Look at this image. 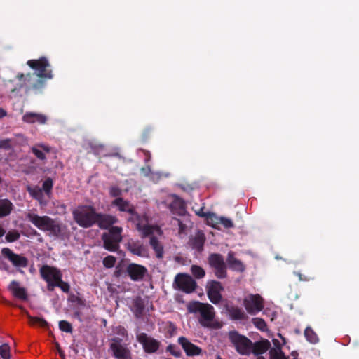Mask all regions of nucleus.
Here are the masks:
<instances>
[{
  "label": "nucleus",
  "mask_w": 359,
  "mask_h": 359,
  "mask_svg": "<svg viewBox=\"0 0 359 359\" xmlns=\"http://www.w3.org/2000/svg\"><path fill=\"white\" fill-rule=\"evenodd\" d=\"M27 65L33 70L34 73L18 74L17 79L23 81V85L26 86L27 91L32 90L35 92H41L45 87L46 81L53 77L50 64L48 59L41 57L39 59L29 60Z\"/></svg>",
  "instance_id": "nucleus-1"
},
{
  "label": "nucleus",
  "mask_w": 359,
  "mask_h": 359,
  "mask_svg": "<svg viewBox=\"0 0 359 359\" xmlns=\"http://www.w3.org/2000/svg\"><path fill=\"white\" fill-rule=\"evenodd\" d=\"M25 217L29 222L39 230L48 231L50 235L58 237L62 233L61 224L48 215L40 216L34 212H28Z\"/></svg>",
  "instance_id": "nucleus-2"
},
{
  "label": "nucleus",
  "mask_w": 359,
  "mask_h": 359,
  "mask_svg": "<svg viewBox=\"0 0 359 359\" xmlns=\"http://www.w3.org/2000/svg\"><path fill=\"white\" fill-rule=\"evenodd\" d=\"M97 212L91 205H83L72 211L73 219L82 228H90L96 224Z\"/></svg>",
  "instance_id": "nucleus-3"
},
{
  "label": "nucleus",
  "mask_w": 359,
  "mask_h": 359,
  "mask_svg": "<svg viewBox=\"0 0 359 359\" xmlns=\"http://www.w3.org/2000/svg\"><path fill=\"white\" fill-rule=\"evenodd\" d=\"M122 232V227L111 226L108 232L103 233L101 238L103 242L104 248L110 252L117 251L123 239Z\"/></svg>",
  "instance_id": "nucleus-4"
},
{
  "label": "nucleus",
  "mask_w": 359,
  "mask_h": 359,
  "mask_svg": "<svg viewBox=\"0 0 359 359\" xmlns=\"http://www.w3.org/2000/svg\"><path fill=\"white\" fill-rule=\"evenodd\" d=\"M187 310L189 313L201 314L200 323L204 324L203 321L210 322L215 318L214 308L209 304H205L198 301H193L188 304Z\"/></svg>",
  "instance_id": "nucleus-5"
},
{
  "label": "nucleus",
  "mask_w": 359,
  "mask_h": 359,
  "mask_svg": "<svg viewBox=\"0 0 359 359\" xmlns=\"http://www.w3.org/2000/svg\"><path fill=\"white\" fill-rule=\"evenodd\" d=\"M229 338L238 353L245 355L251 353L252 342L248 337L234 330L229 333Z\"/></svg>",
  "instance_id": "nucleus-6"
},
{
  "label": "nucleus",
  "mask_w": 359,
  "mask_h": 359,
  "mask_svg": "<svg viewBox=\"0 0 359 359\" xmlns=\"http://www.w3.org/2000/svg\"><path fill=\"white\" fill-rule=\"evenodd\" d=\"M173 285L175 288L184 293L190 294L195 291L197 283L190 275L180 273L175 277Z\"/></svg>",
  "instance_id": "nucleus-7"
},
{
  "label": "nucleus",
  "mask_w": 359,
  "mask_h": 359,
  "mask_svg": "<svg viewBox=\"0 0 359 359\" xmlns=\"http://www.w3.org/2000/svg\"><path fill=\"white\" fill-rule=\"evenodd\" d=\"M111 204L117 207L119 211L129 213L130 215L128 219L129 222H135L140 221V215L136 212L135 206L128 201L118 197L114 199Z\"/></svg>",
  "instance_id": "nucleus-8"
},
{
  "label": "nucleus",
  "mask_w": 359,
  "mask_h": 359,
  "mask_svg": "<svg viewBox=\"0 0 359 359\" xmlns=\"http://www.w3.org/2000/svg\"><path fill=\"white\" fill-rule=\"evenodd\" d=\"M208 262L210 265L215 269V275L219 279L226 277V266L224 257L220 254H211L209 256Z\"/></svg>",
  "instance_id": "nucleus-9"
},
{
  "label": "nucleus",
  "mask_w": 359,
  "mask_h": 359,
  "mask_svg": "<svg viewBox=\"0 0 359 359\" xmlns=\"http://www.w3.org/2000/svg\"><path fill=\"white\" fill-rule=\"evenodd\" d=\"M1 253L4 258L9 261L16 268H26L28 266V259L26 257L15 253L8 248H3Z\"/></svg>",
  "instance_id": "nucleus-10"
},
{
  "label": "nucleus",
  "mask_w": 359,
  "mask_h": 359,
  "mask_svg": "<svg viewBox=\"0 0 359 359\" xmlns=\"http://www.w3.org/2000/svg\"><path fill=\"white\" fill-rule=\"evenodd\" d=\"M243 305L249 314L255 315L264 308L263 299L259 294H250L244 299Z\"/></svg>",
  "instance_id": "nucleus-11"
},
{
  "label": "nucleus",
  "mask_w": 359,
  "mask_h": 359,
  "mask_svg": "<svg viewBox=\"0 0 359 359\" xmlns=\"http://www.w3.org/2000/svg\"><path fill=\"white\" fill-rule=\"evenodd\" d=\"M110 349L114 356L117 359H130V350L122 344L123 339L119 337H114L111 339Z\"/></svg>",
  "instance_id": "nucleus-12"
},
{
  "label": "nucleus",
  "mask_w": 359,
  "mask_h": 359,
  "mask_svg": "<svg viewBox=\"0 0 359 359\" xmlns=\"http://www.w3.org/2000/svg\"><path fill=\"white\" fill-rule=\"evenodd\" d=\"M224 290L221 283L217 280H208L206 283V292L210 301L217 304L222 300L221 292Z\"/></svg>",
  "instance_id": "nucleus-13"
},
{
  "label": "nucleus",
  "mask_w": 359,
  "mask_h": 359,
  "mask_svg": "<svg viewBox=\"0 0 359 359\" xmlns=\"http://www.w3.org/2000/svg\"><path fill=\"white\" fill-rule=\"evenodd\" d=\"M137 340L142 344L144 352L147 353H156L161 345L159 341L144 332L137 335Z\"/></svg>",
  "instance_id": "nucleus-14"
},
{
  "label": "nucleus",
  "mask_w": 359,
  "mask_h": 359,
  "mask_svg": "<svg viewBox=\"0 0 359 359\" xmlns=\"http://www.w3.org/2000/svg\"><path fill=\"white\" fill-rule=\"evenodd\" d=\"M147 272V269L145 266L135 263H130L126 267V273L133 281L143 280Z\"/></svg>",
  "instance_id": "nucleus-15"
},
{
  "label": "nucleus",
  "mask_w": 359,
  "mask_h": 359,
  "mask_svg": "<svg viewBox=\"0 0 359 359\" xmlns=\"http://www.w3.org/2000/svg\"><path fill=\"white\" fill-rule=\"evenodd\" d=\"M187 356H196L202 353V348L192 344L187 337H180L177 340Z\"/></svg>",
  "instance_id": "nucleus-16"
},
{
  "label": "nucleus",
  "mask_w": 359,
  "mask_h": 359,
  "mask_svg": "<svg viewBox=\"0 0 359 359\" xmlns=\"http://www.w3.org/2000/svg\"><path fill=\"white\" fill-rule=\"evenodd\" d=\"M39 273L41 278L45 281L57 280L62 276L60 269L47 264L43 265L40 268Z\"/></svg>",
  "instance_id": "nucleus-17"
},
{
  "label": "nucleus",
  "mask_w": 359,
  "mask_h": 359,
  "mask_svg": "<svg viewBox=\"0 0 359 359\" xmlns=\"http://www.w3.org/2000/svg\"><path fill=\"white\" fill-rule=\"evenodd\" d=\"M118 222L116 216L97 212L96 224L101 229H109Z\"/></svg>",
  "instance_id": "nucleus-18"
},
{
  "label": "nucleus",
  "mask_w": 359,
  "mask_h": 359,
  "mask_svg": "<svg viewBox=\"0 0 359 359\" xmlns=\"http://www.w3.org/2000/svg\"><path fill=\"white\" fill-rule=\"evenodd\" d=\"M126 249L133 255L139 257H147L148 255V250L146 246L140 241H134L130 239L126 245Z\"/></svg>",
  "instance_id": "nucleus-19"
},
{
  "label": "nucleus",
  "mask_w": 359,
  "mask_h": 359,
  "mask_svg": "<svg viewBox=\"0 0 359 359\" xmlns=\"http://www.w3.org/2000/svg\"><path fill=\"white\" fill-rule=\"evenodd\" d=\"M8 290L13 295L20 299L26 300L27 293L25 287H20V283L16 280H12L8 285Z\"/></svg>",
  "instance_id": "nucleus-20"
},
{
  "label": "nucleus",
  "mask_w": 359,
  "mask_h": 359,
  "mask_svg": "<svg viewBox=\"0 0 359 359\" xmlns=\"http://www.w3.org/2000/svg\"><path fill=\"white\" fill-rule=\"evenodd\" d=\"M226 262L229 269L233 271L243 272L245 270V265L241 260L234 257L233 252L231 251L228 253Z\"/></svg>",
  "instance_id": "nucleus-21"
},
{
  "label": "nucleus",
  "mask_w": 359,
  "mask_h": 359,
  "mask_svg": "<svg viewBox=\"0 0 359 359\" xmlns=\"http://www.w3.org/2000/svg\"><path fill=\"white\" fill-rule=\"evenodd\" d=\"M32 154L40 161L46 160V154L50 152V147L45 144H36L31 148Z\"/></svg>",
  "instance_id": "nucleus-22"
},
{
  "label": "nucleus",
  "mask_w": 359,
  "mask_h": 359,
  "mask_svg": "<svg viewBox=\"0 0 359 359\" xmlns=\"http://www.w3.org/2000/svg\"><path fill=\"white\" fill-rule=\"evenodd\" d=\"M271 343L267 339H262L259 341H257L255 343H252V352L253 354L256 355H261L264 353L269 349L270 350Z\"/></svg>",
  "instance_id": "nucleus-23"
},
{
  "label": "nucleus",
  "mask_w": 359,
  "mask_h": 359,
  "mask_svg": "<svg viewBox=\"0 0 359 359\" xmlns=\"http://www.w3.org/2000/svg\"><path fill=\"white\" fill-rule=\"evenodd\" d=\"M23 121L28 123H39L45 124L47 121V117L41 114L27 112L22 116Z\"/></svg>",
  "instance_id": "nucleus-24"
},
{
  "label": "nucleus",
  "mask_w": 359,
  "mask_h": 359,
  "mask_svg": "<svg viewBox=\"0 0 359 359\" xmlns=\"http://www.w3.org/2000/svg\"><path fill=\"white\" fill-rule=\"evenodd\" d=\"M170 209L173 214L184 215L186 208L184 201L180 198H176L170 205Z\"/></svg>",
  "instance_id": "nucleus-25"
},
{
  "label": "nucleus",
  "mask_w": 359,
  "mask_h": 359,
  "mask_svg": "<svg viewBox=\"0 0 359 359\" xmlns=\"http://www.w3.org/2000/svg\"><path fill=\"white\" fill-rule=\"evenodd\" d=\"M149 245L155 252L156 257L158 259H162L164 254V248L155 236H152L149 238Z\"/></svg>",
  "instance_id": "nucleus-26"
},
{
  "label": "nucleus",
  "mask_w": 359,
  "mask_h": 359,
  "mask_svg": "<svg viewBox=\"0 0 359 359\" xmlns=\"http://www.w3.org/2000/svg\"><path fill=\"white\" fill-rule=\"evenodd\" d=\"M226 311L230 318L232 320H243L245 318V313L242 309L236 306H230L226 307Z\"/></svg>",
  "instance_id": "nucleus-27"
},
{
  "label": "nucleus",
  "mask_w": 359,
  "mask_h": 359,
  "mask_svg": "<svg viewBox=\"0 0 359 359\" xmlns=\"http://www.w3.org/2000/svg\"><path fill=\"white\" fill-rule=\"evenodd\" d=\"M205 237L203 233L198 232L196 236L191 239V245L194 249L201 252L203 249Z\"/></svg>",
  "instance_id": "nucleus-28"
},
{
  "label": "nucleus",
  "mask_w": 359,
  "mask_h": 359,
  "mask_svg": "<svg viewBox=\"0 0 359 359\" xmlns=\"http://www.w3.org/2000/svg\"><path fill=\"white\" fill-rule=\"evenodd\" d=\"M13 208V203L8 199H0V218L8 215Z\"/></svg>",
  "instance_id": "nucleus-29"
},
{
  "label": "nucleus",
  "mask_w": 359,
  "mask_h": 359,
  "mask_svg": "<svg viewBox=\"0 0 359 359\" xmlns=\"http://www.w3.org/2000/svg\"><path fill=\"white\" fill-rule=\"evenodd\" d=\"M27 191L30 194V196L34 199L37 200L40 204H45L43 201V193L42 191L41 188L35 186L34 187H29L27 188Z\"/></svg>",
  "instance_id": "nucleus-30"
},
{
  "label": "nucleus",
  "mask_w": 359,
  "mask_h": 359,
  "mask_svg": "<svg viewBox=\"0 0 359 359\" xmlns=\"http://www.w3.org/2000/svg\"><path fill=\"white\" fill-rule=\"evenodd\" d=\"M304 337L306 340L311 344H316L319 341L317 334L310 327H307L304 330Z\"/></svg>",
  "instance_id": "nucleus-31"
},
{
  "label": "nucleus",
  "mask_w": 359,
  "mask_h": 359,
  "mask_svg": "<svg viewBox=\"0 0 359 359\" xmlns=\"http://www.w3.org/2000/svg\"><path fill=\"white\" fill-rule=\"evenodd\" d=\"M136 222H137V230L142 231V238H145L149 236H150V237L154 236L153 233H154V227L153 226H150V225L141 226L140 224V221Z\"/></svg>",
  "instance_id": "nucleus-32"
},
{
  "label": "nucleus",
  "mask_w": 359,
  "mask_h": 359,
  "mask_svg": "<svg viewBox=\"0 0 359 359\" xmlns=\"http://www.w3.org/2000/svg\"><path fill=\"white\" fill-rule=\"evenodd\" d=\"M190 271L193 276L196 279H201L205 276V270L201 266L198 265H192L191 266Z\"/></svg>",
  "instance_id": "nucleus-33"
},
{
  "label": "nucleus",
  "mask_w": 359,
  "mask_h": 359,
  "mask_svg": "<svg viewBox=\"0 0 359 359\" xmlns=\"http://www.w3.org/2000/svg\"><path fill=\"white\" fill-rule=\"evenodd\" d=\"M133 312L137 318H140L144 312V304L142 299H136L133 304Z\"/></svg>",
  "instance_id": "nucleus-34"
},
{
  "label": "nucleus",
  "mask_w": 359,
  "mask_h": 359,
  "mask_svg": "<svg viewBox=\"0 0 359 359\" xmlns=\"http://www.w3.org/2000/svg\"><path fill=\"white\" fill-rule=\"evenodd\" d=\"M27 318L32 325H39L41 327H48V323L43 318L39 317H33L27 314Z\"/></svg>",
  "instance_id": "nucleus-35"
},
{
  "label": "nucleus",
  "mask_w": 359,
  "mask_h": 359,
  "mask_svg": "<svg viewBox=\"0 0 359 359\" xmlns=\"http://www.w3.org/2000/svg\"><path fill=\"white\" fill-rule=\"evenodd\" d=\"M269 356V359H288L282 349L278 348H270Z\"/></svg>",
  "instance_id": "nucleus-36"
},
{
  "label": "nucleus",
  "mask_w": 359,
  "mask_h": 359,
  "mask_svg": "<svg viewBox=\"0 0 359 359\" xmlns=\"http://www.w3.org/2000/svg\"><path fill=\"white\" fill-rule=\"evenodd\" d=\"M20 237V233L17 230L9 231L6 235V241L12 243L18 241Z\"/></svg>",
  "instance_id": "nucleus-37"
},
{
  "label": "nucleus",
  "mask_w": 359,
  "mask_h": 359,
  "mask_svg": "<svg viewBox=\"0 0 359 359\" xmlns=\"http://www.w3.org/2000/svg\"><path fill=\"white\" fill-rule=\"evenodd\" d=\"M53 186V182L51 178L48 177L43 182L42 185V191H44L48 196H49L51 193L52 189Z\"/></svg>",
  "instance_id": "nucleus-38"
},
{
  "label": "nucleus",
  "mask_w": 359,
  "mask_h": 359,
  "mask_svg": "<svg viewBox=\"0 0 359 359\" xmlns=\"http://www.w3.org/2000/svg\"><path fill=\"white\" fill-rule=\"evenodd\" d=\"M59 328L61 331L67 333H72L73 331L71 323L64 320L59 322Z\"/></svg>",
  "instance_id": "nucleus-39"
},
{
  "label": "nucleus",
  "mask_w": 359,
  "mask_h": 359,
  "mask_svg": "<svg viewBox=\"0 0 359 359\" xmlns=\"http://www.w3.org/2000/svg\"><path fill=\"white\" fill-rule=\"evenodd\" d=\"M220 218L221 217L217 216L214 212H208V218H206L208 220V222H211L212 224V226L216 227L217 225L220 224Z\"/></svg>",
  "instance_id": "nucleus-40"
},
{
  "label": "nucleus",
  "mask_w": 359,
  "mask_h": 359,
  "mask_svg": "<svg viewBox=\"0 0 359 359\" xmlns=\"http://www.w3.org/2000/svg\"><path fill=\"white\" fill-rule=\"evenodd\" d=\"M253 325L259 330L264 331L266 329V323L261 318H254L252 320Z\"/></svg>",
  "instance_id": "nucleus-41"
},
{
  "label": "nucleus",
  "mask_w": 359,
  "mask_h": 359,
  "mask_svg": "<svg viewBox=\"0 0 359 359\" xmlns=\"http://www.w3.org/2000/svg\"><path fill=\"white\" fill-rule=\"evenodd\" d=\"M0 355L3 359L10 358V346L7 344L0 346Z\"/></svg>",
  "instance_id": "nucleus-42"
},
{
  "label": "nucleus",
  "mask_w": 359,
  "mask_h": 359,
  "mask_svg": "<svg viewBox=\"0 0 359 359\" xmlns=\"http://www.w3.org/2000/svg\"><path fill=\"white\" fill-rule=\"evenodd\" d=\"M116 259L112 255H108L103 259V265L107 268H112L116 264Z\"/></svg>",
  "instance_id": "nucleus-43"
},
{
  "label": "nucleus",
  "mask_w": 359,
  "mask_h": 359,
  "mask_svg": "<svg viewBox=\"0 0 359 359\" xmlns=\"http://www.w3.org/2000/svg\"><path fill=\"white\" fill-rule=\"evenodd\" d=\"M57 287L60 288V290L64 292H69L70 290V286L68 283L65 282L62 280V277H60L58 280Z\"/></svg>",
  "instance_id": "nucleus-44"
},
{
  "label": "nucleus",
  "mask_w": 359,
  "mask_h": 359,
  "mask_svg": "<svg viewBox=\"0 0 359 359\" xmlns=\"http://www.w3.org/2000/svg\"><path fill=\"white\" fill-rule=\"evenodd\" d=\"M220 224L223 225L225 228L229 229L233 227V223L229 218L221 216Z\"/></svg>",
  "instance_id": "nucleus-45"
},
{
  "label": "nucleus",
  "mask_w": 359,
  "mask_h": 359,
  "mask_svg": "<svg viewBox=\"0 0 359 359\" xmlns=\"http://www.w3.org/2000/svg\"><path fill=\"white\" fill-rule=\"evenodd\" d=\"M114 332L119 336H121L122 337H128V332L125 329L124 327L121 325H118L115 327Z\"/></svg>",
  "instance_id": "nucleus-46"
},
{
  "label": "nucleus",
  "mask_w": 359,
  "mask_h": 359,
  "mask_svg": "<svg viewBox=\"0 0 359 359\" xmlns=\"http://www.w3.org/2000/svg\"><path fill=\"white\" fill-rule=\"evenodd\" d=\"M151 133H152V128H146L143 132H142V142H146L147 141V140L149 139L151 135Z\"/></svg>",
  "instance_id": "nucleus-47"
},
{
  "label": "nucleus",
  "mask_w": 359,
  "mask_h": 359,
  "mask_svg": "<svg viewBox=\"0 0 359 359\" xmlns=\"http://www.w3.org/2000/svg\"><path fill=\"white\" fill-rule=\"evenodd\" d=\"M121 190L118 187H112L109 189V194L111 196L118 198L121 195Z\"/></svg>",
  "instance_id": "nucleus-48"
},
{
  "label": "nucleus",
  "mask_w": 359,
  "mask_h": 359,
  "mask_svg": "<svg viewBox=\"0 0 359 359\" xmlns=\"http://www.w3.org/2000/svg\"><path fill=\"white\" fill-rule=\"evenodd\" d=\"M167 332L170 334V336H172L177 332V327L175 323L172 322H168L167 325Z\"/></svg>",
  "instance_id": "nucleus-49"
},
{
  "label": "nucleus",
  "mask_w": 359,
  "mask_h": 359,
  "mask_svg": "<svg viewBox=\"0 0 359 359\" xmlns=\"http://www.w3.org/2000/svg\"><path fill=\"white\" fill-rule=\"evenodd\" d=\"M195 212V214L201 217L208 218V212H204L205 207H200L198 209L192 208Z\"/></svg>",
  "instance_id": "nucleus-50"
},
{
  "label": "nucleus",
  "mask_w": 359,
  "mask_h": 359,
  "mask_svg": "<svg viewBox=\"0 0 359 359\" xmlns=\"http://www.w3.org/2000/svg\"><path fill=\"white\" fill-rule=\"evenodd\" d=\"M0 148L4 149H10L11 148V140L6 139L0 140Z\"/></svg>",
  "instance_id": "nucleus-51"
},
{
  "label": "nucleus",
  "mask_w": 359,
  "mask_h": 359,
  "mask_svg": "<svg viewBox=\"0 0 359 359\" xmlns=\"http://www.w3.org/2000/svg\"><path fill=\"white\" fill-rule=\"evenodd\" d=\"M47 283V289L48 291H53L55 287H57L58 282L57 280H48L46 281Z\"/></svg>",
  "instance_id": "nucleus-52"
},
{
  "label": "nucleus",
  "mask_w": 359,
  "mask_h": 359,
  "mask_svg": "<svg viewBox=\"0 0 359 359\" xmlns=\"http://www.w3.org/2000/svg\"><path fill=\"white\" fill-rule=\"evenodd\" d=\"M175 348V346H172V345H169L168 346V348L167 350L174 356L175 357H180L181 355V352L180 351H175L174 350Z\"/></svg>",
  "instance_id": "nucleus-53"
},
{
  "label": "nucleus",
  "mask_w": 359,
  "mask_h": 359,
  "mask_svg": "<svg viewBox=\"0 0 359 359\" xmlns=\"http://www.w3.org/2000/svg\"><path fill=\"white\" fill-rule=\"evenodd\" d=\"M27 236H41V234L34 229L30 228L29 231L27 234H25Z\"/></svg>",
  "instance_id": "nucleus-54"
},
{
  "label": "nucleus",
  "mask_w": 359,
  "mask_h": 359,
  "mask_svg": "<svg viewBox=\"0 0 359 359\" xmlns=\"http://www.w3.org/2000/svg\"><path fill=\"white\" fill-rule=\"evenodd\" d=\"M294 274L299 277L300 281H309L311 278L304 276L300 272H294Z\"/></svg>",
  "instance_id": "nucleus-55"
},
{
  "label": "nucleus",
  "mask_w": 359,
  "mask_h": 359,
  "mask_svg": "<svg viewBox=\"0 0 359 359\" xmlns=\"http://www.w3.org/2000/svg\"><path fill=\"white\" fill-rule=\"evenodd\" d=\"M272 342H273V346H274V347H273L272 348L282 349V344H280V342L279 341L278 339H273L272 340Z\"/></svg>",
  "instance_id": "nucleus-56"
},
{
  "label": "nucleus",
  "mask_w": 359,
  "mask_h": 359,
  "mask_svg": "<svg viewBox=\"0 0 359 359\" xmlns=\"http://www.w3.org/2000/svg\"><path fill=\"white\" fill-rule=\"evenodd\" d=\"M56 348H57V350L60 354V355L61 357H64L65 356V354H64V352L61 349L60 346V344L58 343H56Z\"/></svg>",
  "instance_id": "nucleus-57"
},
{
  "label": "nucleus",
  "mask_w": 359,
  "mask_h": 359,
  "mask_svg": "<svg viewBox=\"0 0 359 359\" xmlns=\"http://www.w3.org/2000/svg\"><path fill=\"white\" fill-rule=\"evenodd\" d=\"M6 115H7L6 111L2 108H0V118H2L6 116Z\"/></svg>",
  "instance_id": "nucleus-58"
},
{
  "label": "nucleus",
  "mask_w": 359,
  "mask_h": 359,
  "mask_svg": "<svg viewBox=\"0 0 359 359\" xmlns=\"http://www.w3.org/2000/svg\"><path fill=\"white\" fill-rule=\"evenodd\" d=\"M75 302H76L80 305H82V306L84 305V302L81 298H79L78 297H76Z\"/></svg>",
  "instance_id": "nucleus-59"
},
{
  "label": "nucleus",
  "mask_w": 359,
  "mask_h": 359,
  "mask_svg": "<svg viewBox=\"0 0 359 359\" xmlns=\"http://www.w3.org/2000/svg\"><path fill=\"white\" fill-rule=\"evenodd\" d=\"M6 233V230L0 226V238L2 237Z\"/></svg>",
  "instance_id": "nucleus-60"
},
{
  "label": "nucleus",
  "mask_w": 359,
  "mask_h": 359,
  "mask_svg": "<svg viewBox=\"0 0 359 359\" xmlns=\"http://www.w3.org/2000/svg\"><path fill=\"white\" fill-rule=\"evenodd\" d=\"M144 154H146L147 156V158H146V161H149L150 160V158H151V155H150V153L148 151H144Z\"/></svg>",
  "instance_id": "nucleus-61"
},
{
  "label": "nucleus",
  "mask_w": 359,
  "mask_h": 359,
  "mask_svg": "<svg viewBox=\"0 0 359 359\" xmlns=\"http://www.w3.org/2000/svg\"><path fill=\"white\" fill-rule=\"evenodd\" d=\"M0 269L6 270L8 269V266L6 264H4L2 267L0 266Z\"/></svg>",
  "instance_id": "nucleus-62"
},
{
  "label": "nucleus",
  "mask_w": 359,
  "mask_h": 359,
  "mask_svg": "<svg viewBox=\"0 0 359 359\" xmlns=\"http://www.w3.org/2000/svg\"><path fill=\"white\" fill-rule=\"evenodd\" d=\"M109 156H120V155L118 154V153H116V154H110L109 155Z\"/></svg>",
  "instance_id": "nucleus-63"
},
{
  "label": "nucleus",
  "mask_w": 359,
  "mask_h": 359,
  "mask_svg": "<svg viewBox=\"0 0 359 359\" xmlns=\"http://www.w3.org/2000/svg\"><path fill=\"white\" fill-rule=\"evenodd\" d=\"M148 170L149 171H150L149 168H142L141 169V170H142V172H146V170Z\"/></svg>",
  "instance_id": "nucleus-64"
}]
</instances>
